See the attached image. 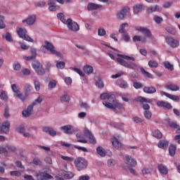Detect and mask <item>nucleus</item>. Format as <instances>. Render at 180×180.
<instances>
[{
  "instance_id": "38",
  "label": "nucleus",
  "mask_w": 180,
  "mask_h": 180,
  "mask_svg": "<svg viewBox=\"0 0 180 180\" xmlns=\"http://www.w3.org/2000/svg\"><path fill=\"white\" fill-rule=\"evenodd\" d=\"M129 26V23L124 22L120 25V28L118 30L119 33H126V30L124 27H127Z\"/></svg>"
},
{
  "instance_id": "13",
  "label": "nucleus",
  "mask_w": 180,
  "mask_h": 180,
  "mask_svg": "<svg viewBox=\"0 0 180 180\" xmlns=\"http://www.w3.org/2000/svg\"><path fill=\"white\" fill-rule=\"evenodd\" d=\"M111 143L113 147L116 148V150H119V148H122V143L119 141V136H117V137L114 136L111 138Z\"/></svg>"
},
{
  "instance_id": "64",
  "label": "nucleus",
  "mask_w": 180,
  "mask_h": 180,
  "mask_svg": "<svg viewBox=\"0 0 180 180\" xmlns=\"http://www.w3.org/2000/svg\"><path fill=\"white\" fill-rule=\"evenodd\" d=\"M108 167H115V165H116V160L113 159H109L108 160Z\"/></svg>"
},
{
  "instance_id": "22",
  "label": "nucleus",
  "mask_w": 180,
  "mask_h": 180,
  "mask_svg": "<svg viewBox=\"0 0 180 180\" xmlns=\"http://www.w3.org/2000/svg\"><path fill=\"white\" fill-rule=\"evenodd\" d=\"M158 106L160 108H164V109H172L171 103L165 101H158L157 103Z\"/></svg>"
},
{
  "instance_id": "43",
  "label": "nucleus",
  "mask_w": 180,
  "mask_h": 180,
  "mask_svg": "<svg viewBox=\"0 0 180 180\" xmlns=\"http://www.w3.org/2000/svg\"><path fill=\"white\" fill-rule=\"evenodd\" d=\"M60 102L62 103L70 102V96L68 94H64L60 97Z\"/></svg>"
},
{
  "instance_id": "39",
  "label": "nucleus",
  "mask_w": 180,
  "mask_h": 180,
  "mask_svg": "<svg viewBox=\"0 0 180 180\" xmlns=\"http://www.w3.org/2000/svg\"><path fill=\"white\" fill-rule=\"evenodd\" d=\"M136 102H141V103L146 102V103H150V102H153V100L147 99L144 97L139 96L136 98Z\"/></svg>"
},
{
  "instance_id": "10",
  "label": "nucleus",
  "mask_w": 180,
  "mask_h": 180,
  "mask_svg": "<svg viewBox=\"0 0 180 180\" xmlns=\"http://www.w3.org/2000/svg\"><path fill=\"white\" fill-rule=\"evenodd\" d=\"M135 30H137V32H141L144 34V37H151L153 36V34H151V31L148 30L147 27H141V26H137L135 27Z\"/></svg>"
},
{
  "instance_id": "11",
  "label": "nucleus",
  "mask_w": 180,
  "mask_h": 180,
  "mask_svg": "<svg viewBox=\"0 0 180 180\" xmlns=\"http://www.w3.org/2000/svg\"><path fill=\"white\" fill-rule=\"evenodd\" d=\"M36 176L37 180L51 179V178H53V176L43 171H39L38 173H36Z\"/></svg>"
},
{
  "instance_id": "16",
  "label": "nucleus",
  "mask_w": 180,
  "mask_h": 180,
  "mask_svg": "<svg viewBox=\"0 0 180 180\" xmlns=\"http://www.w3.org/2000/svg\"><path fill=\"white\" fill-rule=\"evenodd\" d=\"M60 130H63L65 134H72V133H74V129H72V126L70 124L60 127Z\"/></svg>"
},
{
  "instance_id": "1",
  "label": "nucleus",
  "mask_w": 180,
  "mask_h": 180,
  "mask_svg": "<svg viewBox=\"0 0 180 180\" xmlns=\"http://www.w3.org/2000/svg\"><path fill=\"white\" fill-rule=\"evenodd\" d=\"M117 57H120L117 58V61L119 63V64H120V65L125 67V68H129V70H137V64L124 60H130L131 61H136L135 58L122 54H117Z\"/></svg>"
},
{
  "instance_id": "18",
  "label": "nucleus",
  "mask_w": 180,
  "mask_h": 180,
  "mask_svg": "<svg viewBox=\"0 0 180 180\" xmlns=\"http://www.w3.org/2000/svg\"><path fill=\"white\" fill-rule=\"evenodd\" d=\"M85 136H86L85 135V134H82L81 132H79L76 134V137L77 139V143H83L84 144H86V143H88V141H86V139H85Z\"/></svg>"
},
{
  "instance_id": "28",
  "label": "nucleus",
  "mask_w": 180,
  "mask_h": 180,
  "mask_svg": "<svg viewBox=\"0 0 180 180\" xmlns=\"http://www.w3.org/2000/svg\"><path fill=\"white\" fill-rule=\"evenodd\" d=\"M169 144V142L168 141L161 140L159 141L158 147H159V148H167Z\"/></svg>"
},
{
  "instance_id": "56",
  "label": "nucleus",
  "mask_w": 180,
  "mask_h": 180,
  "mask_svg": "<svg viewBox=\"0 0 180 180\" xmlns=\"http://www.w3.org/2000/svg\"><path fill=\"white\" fill-rule=\"evenodd\" d=\"M34 88L36 89V91H40V82H39V80L37 79H34Z\"/></svg>"
},
{
  "instance_id": "14",
  "label": "nucleus",
  "mask_w": 180,
  "mask_h": 180,
  "mask_svg": "<svg viewBox=\"0 0 180 180\" xmlns=\"http://www.w3.org/2000/svg\"><path fill=\"white\" fill-rule=\"evenodd\" d=\"M42 131L49 134V136H51L52 137L57 136V132L54 130V129H53V127H45L42 129Z\"/></svg>"
},
{
  "instance_id": "45",
  "label": "nucleus",
  "mask_w": 180,
  "mask_h": 180,
  "mask_svg": "<svg viewBox=\"0 0 180 180\" xmlns=\"http://www.w3.org/2000/svg\"><path fill=\"white\" fill-rule=\"evenodd\" d=\"M141 72H142L143 75L144 77H147V78H153V75H151L150 72L146 71L143 68H141Z\"/></svg>"
},
{
  "instance_id": "37",
  "label": "nucleus",
  "mask_w": 180,
  "mask_h": 180,
  "mask_svg": "<svg viewBox=\"0 0 180 180\" xmlns=\"http://www.w3.org/2000/svg\"><path fill=\"white\" fill-rule=\"evenodd\" d=\"M152 136H153V137H155V139H162V133H161V131L158 129L155 130L152 133Z\"/></svg>"
},
{
  "instance_id": "57",
  "label": "nucleus",
  "mask_w": 180,
  "mask_h": 180,
  "mask_svg": "<svg viewBox=\"0 0 180 180\" xmlns=\"http://www.w3.org/2000/svg\"><path fill=\"white\" fill-rule=\"evenodd\" d=\"M0 98L3 101H8V96L5 94V91L1 90L0 92Z\"/></svg>"
},
{
  "instance_id": "49",
  "label": "nucleus",
  "mask_w": 180,
  "mask_h": 180,
  "mask_svg": "<svg viewBox=\"0 0 180 180\" xmlns=\"http://www.w3.org/2000/svg\"><path fill=\"white\" fill-rule=\"evenodd\" d=\"M166 32H167L168 33H170V34H173L174 36H175V34H176V30H175L174 28H172L171 27H167L165 28Z\"/></svg>"
},
{
  "instance_id": "20",
  "label": "nucleus",
  "mask_w": 180,
  "mask_h": 180,
  "mask_svg": "<svg viewBox=\"0 0 180 180\" xmlns=\"http://www.w3.org/2000/svg\"><path fill=\"white\" fill-rule=\"evenodd\" d=\"M49 5V10L50 12H56V11H58L60 9V6H55L56 3H54V1L50 0L49 2L48 3Z\"/></svg>"
},
{
  "instance_id": "62",
  "label": "nucleus",
  "mask_w": 180,
  "mask_h": 180,
  "mask_svg": "<svg viewBox=\"0 0 180 180\" xmlns=\"http://www.w3.org/2000/svg\"><path fill=\"white\" fill-rule=\"evenodd\" d=\"M108 100L109 102H112L113 103L116 101V96L109 94Z\"/></svg>"
},
{
  "instance_id": "53",
  "label": "nucleus",
  "mask_w": 180,
  "mask_h": 180,
  "mask_svg": "<svg viewBox=\"0 0 180 180\" xmlns=\"http://www.w3.org/2000/svg\"><path fill=\"white\" fill-rule=\"evenodd\" d=\"M57 68H60V70H63L65 68V62L60 61L56 63Z\"/></svg>"
},
{
  "instance_id": "51",
  "label": "nucleus",
  "mask_w": 180,
  "mask_h": 180,
  "mask_svg": "<svg viewBox=\"0 0 180 180\" xmlns=\"http://www.w3.org/2000/svg\"><path fill=\"white\" fill-rule=\"evenodd\" d=\"M113 106H114V108H115V109H116V108H117V109H123V104L122 103H119V101H115L114 103H113Z\"/></svg>"
},
{
  "instance_id": "7",
  "label": "nucleus",
  "mask_w": 180,
  "mask_h": 180,
  "mask_svg": "<svg viewBox=\"0 0 180 180\" xmlns=\"http://www.w3.org/2000/svg\"><path fill=\"white\" fill-rule=\"evenodd\" d=\"M65 25H67L69 30H71L72 32H78V30H79V25L78 23L72 22V19L71 18L67 19V23Z\"/></svg>"
},
{
  "instance_id": "21",
  "label": "nucleus",
  "mask_w": 180,
  "mask_h": 180,
  "mask_svg": "<svg viewBox=\"0 0 180 180\" xmlns=\"http://www.w3.org/2000/svg\"><path fill=\"white\" fill-rule=\"evenodd\" d=\"M125 158H126L127 164L129 167H135L136 165H137V162L134 159H133V158H131V156L127 155L125 157Z\"/></svg>"
},
{
  "instance_id": "42",
  "label": "nucleus",
  "mask_w": 180,
  "mask_h": 180,
  "mask_svg": "<svg viewBox=\"0 0 180 180\" xmlns=\"http://www.w3.org/2000/svg\"><path fill=\"white\" fill-rule=\"evenodd\" d=\"M1 13V10H0ZM5 20V17L4 15H0V29H5L6 27V25L4 21Z\"/></svg>"
},
{
  "instance_id": "33",
  "label": "nucleus",
  "mask_w": 180,
  "mask_h": 180,
  "mask_svg": "<svg viewBox=\"0 0 180 180\" xmlns=\"http://www.w3.org/2000/svg\"><path fill=\"white\" fill-rule=\"evenodd\" d=\"M15 96H17V98H19L22 102H25L26 99L29 98V96H26V94L23 95V94H22L20 91H18V93L15 94Z\"/></svg>"
},
{
  "instance_id": "6",
  "label": "nucleus",
  "mask_w": 180,
  "mask_h": 180,
  "mask_svg": "<svg viewBox=\"0 0 180 180\" xmlns=\"http://www.w3.org/2000/svg\"><path fill=\"white\" fill-rule=\"evenodd\" d=\"M17 33L21 39H23V40H26L27 41H31L33 43V39L29 37V35L26 34L27 33V31L26 29H23L22 27H20L18 30H17Z\"/></svg>"
},
{
  "instance_id": "8",
  "label": "nucleus",
  "mask_w": 180,
  "mask_h": 180,
  "mask_svg": "<svg viewBox=\"0 0 180 180\" xmlns=\"http://www.w3.org/2000/svg\"><path fill=\"white\" fill-rule=\"evenodd\" d=\"M129 12H130V8H129V7L122 8L117 13V19L118 20H123L127 16V13H129Z\"/></svg>"
},
{
  "instance_id": "15",
  "label": "nucleus",
  "mask_w": 180,
  "mask_h": 180,
  "mask_svg": "<svg viewBox=\"0 0 180 180\" xmlns=\"http://www.w3.org/2000/svg\"><path fill=\"white\" fill-rule=\"evenodd\" d=\"M34 22H36L35 15H29L27 19L22 20V23H27V25H29L30 26L34 25Z\"/></svg>"
},
{
  "instance_id": "54",
  "label": "nucleus",
  "mask_w": 180,
  "mask_h": 180,
  "mask_svg": "<svg viewBox=\"0 0 180 180\" xmlns=\"http://www.w3.org/2000/svg\"><path fill=\"white\" fill-rule=\"evenodd\" d=\"M18 88H19V86H18L16 84H12V86H11V89H12V91L14 92V94H15V95H16L17 94H18V92L20 91Z\"/></svg>"
},
{
  "instance_id": "17",
  "label": "nucleus",
  "mask_w": 180,
  "mask_h": 180,
  "mask_svg": "<svg viewBox=\"0 0 180 180\" xmlns=\"http://www.w3.org/2000/svg\"><path fill=\"white\" fill-rule=\"evenodd\" d=\"M11 126V123L9 122L6 121L1 124V133H9V127Z\"/></svg>"
},
{
  "instance_id": "50",
  "label": "nucleus",
  "mask_w": 180,
  "mask_h": 180,
  "mask_svg": "<svg viewBox=\"0 0 180 180\" xmlns=\"http://www.w3.org/2000/svg\"><path fill=\"white\" fill-rule=\"evenodd\" d=\"M57 18L58 19H60V20H61L64 25H66L67 23V20H65V18H64V14L63 13H59L57 14Z\"/></svg>"
},
{
  "instance_id": "29",
  "label": "nucleus",
  "mask_w": 180,
  "mask_h": 180,
  "mask_svg": "<svg viewBox=\"0 0 180 180\" xmlns=\"http://www.w3.org/2000/svg\"><path fill=\"white\" fill-rule=\"evenodd\" d=\"M176 151V145L170 144L169 147V153L171 157L175 155V152Z\"/></svg>"
},
{
  "instance_id": "36",
  "label": "nucleus",
  "mask_w": 180,
  "mask_h": 180,
  "mask_svg": "<svg viewBox=\"0 0 180 180\" xmlns=\"http://www.w3.org/2000/svg\"><path fill=\"white\" fill-rule=\"evenodd\" d=\"M83 70L86 74H92L94 72V68L89 65H85Z\"/></svg>"
},
{
  "instance_id": "30",
  "label": "nucleus",
  "mask_w": 180,
  "mask_h": 180,
  "mask_svg": "<svg viewBox=\"0 0 180 180\" xmlns=\"http://www.w3.org/2000/svg\"><path fill=\"white\" fill-rule=\"evenodd\" d=\"M158 170L160 174H162L163 175H167L168 174V169L163 165H158Z\"/></svg>"
},
{
  "instance_id": "52",
  "label": "nucleus",
  "mask_w": 180,
  "mask_h": 180,
  "mask_svg": "<svg viewBox=\"0 0 180 180\" xmlns=\"http://www.w3.org/2000/svg\"><path fill=\"white\" fill-rule=\"evenodd\" d=\"M7 153H15L16 151V147L13 146H6Z\"/></svg>"
},
{
  "instance_id": "40",
  "label": "nucleus",
  "mask_w": 180,
  "mask_h": 180,
  "mask_svg": "<svg viewBox=\"0 0 180 180\" xmlns=\"http://www.w3.org/2000/svg\"><path fill=\"white\" fill-rule=\"evenodd\" d=\"M3 39H5L6 41L12 42L13 41V38H12V34L9 32H6L5 35H2Z\"/></svg>"
},
{
  "instance_id": "58",
  "label": "nucleus",
  "mask_w": 180,
  "mask_h": 180,
  "mask_svg": "<svg viewBox=\"0 0 180 180\" xmlns=\"http://www.w3.org/2000/svg\"><path fill=\"white\" fill-rule=\"evenodd\" d=\"M122 39L124 40V41H130V36L129 35V33H124Z\"/></svg>"
},
{
  "instance_id": "31",
  "label": "nucleus",
  "mask_w": 180,
  "mask_h": 180,
  "mask_svg": "<svg viewBox=\"0 0 180 180\" xmlns=\"http://www.w3.org/2000/svg\"><path fill=\"white\" fill-rule=\"evenodd\" d=\"M165 88L169 91H179V86H178L176 84H167L165 86Z\"/></svg>"
},
{
  "instance_id": "41",
  "label": "nucleus",
  "mask_w": 180,
  "mask_h": 180,
  "mask_svg": "<svg viewBox=\"0 0 180 180\" xmlns=\"http://www.w3.org/2000/svg\"><path fill=\"white\" fill-rule=\"evenodd\" d=\"M96 151L98 155H101V157H105V155H106V153H105V149L101 146L96 148Z\"/></svg>"
},
{
  "instance_id": "63",
  "label": "nucleus",
  "mask_w": 180,
  "mask_h": 180,
  "mask_svg": "<svg viewBox=\"0 0 180 180\" xmlns=\"http://www.w3.org/2000/svg\"><path fill=\"white\" fill-rule=\"evenodd\" d=\"M144 117H146V119L150 120V118L152 116L151 112H150L149 110H145L143 112Z\"/></svg>"
},
{
  "instance_id": "48",
  "label": "nucleus",
  "mask_w": 180,
  "mask_h": 180,
  "mask_svg": "<svg viewBox=\"0 0 180 180\" xmlns=\"http://www.w3.org/2000/svg\"><path fill=\"white\" fill-rule=\"evenodd\" d=\"M56 85H57V81L52 80V81L49 82L48 88L50 91H51V89H53V88H56Z\"/></svg>"
},
{
  "instance_id": "61",
  "label": "nucleus",
  "mask_w": 180,
  "mask_h": 180,
  "mask_svg": "<svg viewBox=\"0 0 180 180\" xmlns=\"http://www.w3.org/2000/svg\"><path fill=\"white\" fill-rule=\"evenodd\" d=\"M13 68L15 71H20V64L19 63H18V62H15L13 64Z\"/></svg>"
},
{
  "instance_id": "19",
  "label": "nucleus",
  "mask_w": 180,
  "mask_h": 180,
  "mask_svg": "<svg viewBox=\"0 0 180 180\" xmlns=\"http://www.w3.org/2000/svg\"><path fill=\"white\" fill-rule=\"evenodd\" d=\"M162 8L158 5L149 6L146 11L148 13H153L154 12H161Z\"/></svg>"
},
{
  "instance_id": "27",
  "label": "nucleus",
  "mask_w": 180,
  "mask_h": 180,
  "mask_svg": "<svg viewBox=\"0 0 180 180\" xmlns=\"http://www.w3.org/2000/svg\"><path fill=\"white\" fill-rule=\"evenodd\" d=\"M142 11H144V5L143 4H137L135 6H134V13H139V12H142Z\"/></svg>"
},
{
  "instance_id": "44",
  "label": "nucleus",
  "mask_w": 180,
  "mask_h": 180,
  "mask_svg": "<svg viewBox=\"0 0 180 180\" xmlns=\"http://www.w3.org/2000/svg\"><path fill=\"white\" fill-rule=\"evenodd\" d=\"M148 65L150 68H157L158 67V63L154 60H150L148 61Z\"/></svg>"
},
{
  "instance_id": "34",
  "label": "nucleus",
  "mask_w": 180,
  "mask_h": 180,
  "mask_svg": "<svg viewBox=\"0 0 180 180\" xmlns=\"http://www.w3.org/2000/svg\"><path fill=\"white\" fill-rule=\"evenodd\" d=\"M133 41H141L142 43H147V38H142L141 36L136 35L133 37Z\"/></svg>"
},
{
  "instance_id": "32",
  "label": "nucleus",
  "mask_w": 180,
  "mask_h": 180,
  "mask_svg": "<svg viewBox=\"0 0 180 180\" xmlns=\"http://www.w3.org/2000/svg\"><path fill=\"white\" fill-rule=\"evenodd\" d=\"M117 84L120 86V88H124V89H126V88H129V84L122 79L117 80Z\"/></svg>"
},
{
  "instance_id": "35",
  "label": "nucleus",
  "mask_w": 180,
  "mask_h": 180,
  "mask_svg": "<svg viewBox=\"0 0 180 180\" xmlns=\"http://www.w3.org/2000/svg\"><path fill=\"white\" fill-rule=\"evenodd\" d=\"M163 65L166 70H169V71H174V65L171 64L169 61L163 62Z\"/></svg>"
},
{
  "instance_id": "55",
  "label": "nucleus",
  "mask_w": 180,
  "mask_h": 180,
  "mask_svg": "<svg viewBox=\"0 0 180 180\" xmlns=\"http://www.w3.org/2000/svg\"><path fill=\"white\" fill-rule=\"evenodd\" d=\"M72 70L80 75V77H84L85 74L79 68H72Z\"/></svg>"
},
{
  "instance_id": "9",
  "label": "nucleus",
  "mask_w": 180,
  "mask_h": 180,
  "mask_svg": "<svg viewBox=\"0 0 180 180\" xmlns=\"http://www.w3.org/2000/svg\"><path fill=\"white\" fill-rule=\"evenodd\" d=\"M166 42L170 47L172 49H176L179 46V41L178 39H175L171 37H167L165 38Z\"/></svg>"
},
{
  "instance_id": "26",
  "label": "nucleus",
  "mask_w": 180,
  "mask_h": 180,
  "mask_svg": "<svg viewBox=\"0 0 180 180\" xmlns=\"http://www.w3.org/2000/svg\"><path fill=\"white\" fill-rule=\"evenodd\" d=\"M32 91V86L29 84H24V94L25 96H29L30 92Z\"/></svg>"
},
{
  "instance_id": "23",
  "label": "nucleus",
  "mask_w": 180,
  "mask_h": 180,
  "mask_svg": "<svg viewBox=\"0 0 180 180\" xmlns=\"http://www.w3.org/2000/svg\"><path fill=\"white\" fill-rule=\"evenodd\" d=\"M161 95H164L167 98H169V99H172V101H178L179 100V96L169 94L165 91H160Z\"/></svg>"
},
{
  "instance_id": "3",
  "label": "nucleus",
  "mask_w": 180,
  "mask_h": 180,
  "mask_svg": "<svg viewBox=\"0 0 180 180\" xmlns=\"http://www.w3.org/2000/svg\"><path fill=\"white\" fill-rule=\"evenodd\" d=\"M41 49L43 51H44V49H46V50L50 51V53L53 56H56V57H61V53L60 51H57L54 45L48 41H45V45L42 46Z\"/></svg>"
},
{
  "instance_id": "2",
  "label": "nucleus",
  "mask_w": 180,
  "mask_h": 180,
  "mask_svg": "<svg viewBox=\"0 0 180 180\" xmlns=\"http://www.w3.org/2000/svg\"><path fill=\"white\" fill-rule=\"evenodd\" d=\"M41 102H43V98L41 96H39L34 102H33L31 105H28L26 110H24L22 111V116L24 117H29V116L32 115V113H33V108L35 106L37 103H40Z\"/></svg>"
},
{
  "instance_id": "12",
  "label": "nucleus",
  "mask_w": 180,
  "mask_h": 180,
  "mask_svg": "<svg viewBox=\"0 0 180 180\" xmlns=\"http://www.w3.org/2000/svg\"><path fill=\"white\" fill-rule=\"evenodd\" d=\"M84 136H86V137H89V143L91 144H96V139H95V136L92 134L91 131L89 129H84Z\"/></svg>"
},
{
  "instance_id": "47",
  "label": "nucleus",
  "mask_w": 180,
  "mask_h": 180,
  "mask_svg": "<svg viewBox=\"0 0 180 180\" xmlns=\"http://www.w3.org/2000/svg\"><path fill=\"white\" fill-rule=\"evenodd\" d=\"M103 105H104V106H105L106 108H108V109H112V110H116V108H115V106L113 105V103L112 104L111 103L109 102H103Z\"/></svg>"
},
{
  "instance_id": "5",
  "label": "nucleus",
  "mask_w": 180,
  "mask_h": 180,
  "mask_svg": "<svg viewBox=\"0 0 180 180\" xmlns=\"http://www.w3.org/2000/svg\"><path fill=\"white\" fill-rule=\"evenodd\" d=\"M75 165L79 170L85 169L88 167V161L84 158H77L75 160Z\"/></svg>"
},
{
  "instance_id": "60",
  "label": "nucleus",
  "mask_w": 180,
  "mask_h": 180,
  "mask_svg": "<svg viewBox=\"0 0 180 180\" xmlns=\"http://www.w3.org/2000/svg\"><path fill=\"white\" fill-rule=\"evenodd\" d=\"M65 178L66 179H71L72 178H74V173L71 172H66L65 174Z\"/></svg>"
},
{
  "instance_id": "46",
  "label": "nucleus",
  "mask_w": 180,
  "mask_h": 180,
  "mask_svg": "<svg viewBox=\"0 0 180 180\" xmlns=\"http://www.w3.org/2000/svg\"><path fill=\"white\" fill-rule=\"evenodd\" d=\"M153 20L155 22V23H157V25H160L162 23L164 19L158 15H155L153 17Z\"/></svg>"
},
{
  "instance_id": "4",
  "label": "nucleus",
  "mask_w": 180,
  "mask_h": 180,
  "mask_svg": "<svg viewBox=\"0 0 180 180\" xmlns=\"http://www.w3.org/2000/svg\"><path fill=\"white\" fill-rule=\"evenodd\" d=\"M32 66L37 75L43 76L44 75V74H46V70L43 68V65H41L40 62L37 60H34L32 63Z\"/></svg>"
},
{
  "instance_id": "24",
  "label": "nucleus",
  "mask_w": 180,
  "mask_h": 180,
  "mask_svg": "<svg viewBox=\"0 0 180 180\" xmlns=\"http://www.w3.org/2000/svg\"><path fill=\"white\" fill-rule=\"evenodd\" d=\"M102 8V5L89 3L87 6L88 11H96V9H101Z\"/></svg>"
},
{
  "instance_id": "59",
  "label": "nucleus",
  "mask_w": 180,
  "mask_h": 180,
  "mask_svg": "<svg viewBox=\"0 0 180 180\" xmlns=\"http://www.w3.org/2000/svg\"><path fill=\"white\" fill-rule=\"evenodd\" d=\"M96 86H98V88H103V82L102 81V79H101L100 78H98V79L96 81Z\"/></svg>"
},
{
  "instance_id": "25",
  "label": "nucleus",
  "mask_w": 180,
  "mask_h": 180,
  "mask_svg": "<svg viewBox=\"0 0 180 180\" xmlns=\"http://www.w3.org/2000/svg\"><path fill=\"white\" fill-rule=\"evenodd\" d=\"M143 92L145 94H155L157 92V89L154 86H144Z\"/></svg>"
}]
</instances>
